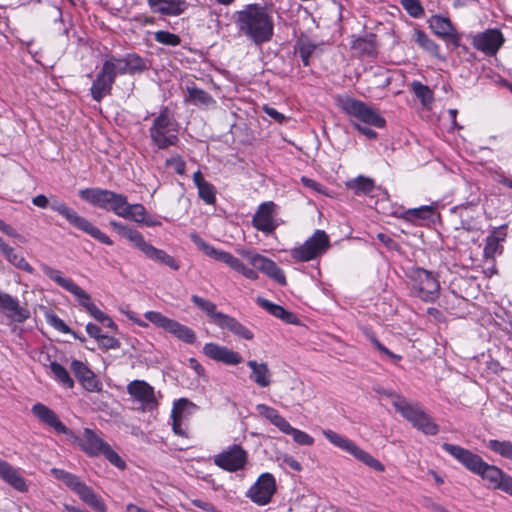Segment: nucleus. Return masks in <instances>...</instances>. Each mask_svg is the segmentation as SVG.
Returning <instances> with one entry per match:
<instances>
[{"label": "nucleus", "mask_w": 512, "mask_h": 512, "mask_svg": "<svg viewBox=\"0 0 512 512\" xmlns=\"http://www.w3.org/2000/svg\"><path fill=\"white\" fill-rule=\"evenodd\" d=\"M234 23L238 34L256 47L272 40L274 21L269 9L259 3L248 4L234 13Z\"/></svg>", "instance_id": "1"}, {"label": "nucleus", "mask_w": 512, "mask_h": 512, "mask_svg": "<svg viewBox=\"0 0 512 512\" xmlns=\"http://www.w3.org/2000/svg\"><path fill=\"white\" fill-rule=\"evenodd\" d=\"M32 203L39 208L50 207L53 211L64 217L70 225L78 230L90 235L95 240L105 245H113V241L103 233L99 228L94 226L88 219L80 216L73 208L69 207L65 202L54 199L52 202L43 195L39 194L32 199Z\"/></svg>", "instance_id": "2"}, {"label": "nucleus", "mask_w": 512, "mask_h": 512, "mask_svg": "<svg viewBox=\"0 0 512 512\" xmlns=\"http://www.w3.org/2000/svg\"><path fill=\"white\" fill-rule=\"evenodd\" d=\"M442 448L467 470L480 476L483 480H512L495 465L486 463L481 456L459 445L443 443Z\"/></svg>", "instance_id": "3"}, {"label": "nucleus", "mask_w": 512, "mask_h": 512, "mask_svg": "<svg viewBox=\"0 0 512 512\" xmlns=\"http://www.w3.org/2000/svg\"><path fill=\"white\" fill-rule=\"evenodd\" d=\"M109 225L149 259L166 265L173 270H178L179 265L172 256L145 241L143 235L136 229L115 220H111Z\"/></svg>", "instance_id": "4"}, {"label": "nucleus", "mask_w": 512, "mask_h": 512, "mask_svg": "<svg viewBox=\"0 0 512 512\" xmlns=\"http://www.w3.org/2000/svg\"><path fill=\"white\" fill-rule=\"evenodd\" d=\"M152 143L160 150L176 146L179 142L178 123L168 107H162L149 129Z\"/></svg>", "instance_id": "5"}, {"label": "nucleus", "mask_w": 512, "mask_h": 512, "mask_svg": "<svg viewBox=\"0 0 512 512\" xmlns=\"http://www.w3.org/2000/svg\"><path fill=\"white\" fill-rule=\"evenodd\" d=\"M337 104L349 117L359 122L376 128H384L386 125V120L379 111L361 100L340 96L337 98Z\"/></svg>", "instance_id": "6"}, {"label": "nucleus", "mask_w": 512, "mask_h": 512, "mask_svg": "<svg viewBox=\"0 0 512 512\" xmlns=\"http://www.w3.org/2000/svg\"><path fill=\"white\" fill-rule=\"evenodd\" d=\"M79 197L88 204L106 211H112L120 217L127 196L115 191L99 187L85 188L79 190Z\"/></svg>", "instance_id": "7"}, {"label": "nucleus", "mask_w": 512, "mask_h": 512, "mask_svg": "<svg viewBox=\"0 0 512 512\" xmlns=\"http://www.w3.org/2000/svg\"><path fill=\"white\" fill-rule=\"evenodd\" d=\"M411 280V293L425 302H432L439 296L440 284L435 275L428 270L417 267L408 274Z\"/></svg>", "instance_id": "8"}, {"label": "nucleus", "mask_w": 512, "mask_h": 512, "mask_svg": "<svg viewBox=\"0 0 512 512\" xmlns=\"http://www.w3.org/2000/svg\"><path fill=\"white\" fill-rule=\"evenodd\" d=\"M190 239L207 256L219 262L227 264L229 267L241 273L250 280H256L258 278V273L254 269L246 267L240 259L233 256L231 253L223 250H218L215 247L211 246L210 244L205 242L197 233H191Z\"/></svg>", "instance_id": "9"}, {"label": "nucleus", "mask_w": 512, "mask_h": 512, "mask_svg": "<svg viewBox=\"0 0 512 512\" xmlns=\"http://www.w3.org/2000/svg\"><path fill=\"white\" fill-rule=\"evenodd\" d=\"M329 248V236L318 229L302 245L293 248L290 256L297 262H308L322 256Z\"/></svg>", "instance_id": "10"}, {"label": "nucleus", "mask_w": 512, "mask_h": 512, "mask_svg": "<svg viewBox=\"0 0 512 512\" xmlns=\"http://www.w3.org/2000/svg\"><path fill=\"white\" fill-rule=\"evenodd\" d=\"M144 316L148 321L157 327L164 329L166 332L172 334L177 339L187 344L195 343L196 334L188 326L183 325L174 319H170L157 311H148L144 314Z\"/></svg>", "instance_id": "11"}, {"label": "nucleus", "mask_w": 512, "mask_h": 512, "mask_svg": "<svg viewBox=\"0 0 512 512\" xmlns=\"http://www.w3.org/2000/svg\"><path fill=\"white\" fill-rule=\"evenodd\" d=\"M104 64L112 66V73L117 75L141 74L148 69L147 61L136 53H127L123 56L107 55Z\"/></svg>", "instance_id": "12"}, {"label": "nucleus", "mask_w": 512, "mask_h": 512, "mask_svg": "<svg viewBox=\"0 0 512 512\" xmlns=\"http://www.w3.org/2000/svg\"><path fill=\"white\" fill-rule=\"evenodd\" d=\"M41 270L49 279L73 294L77 298L79 304L84 307L87 312L89 311L90 305H94L91 301L90 295L79 287L72 279L64 277L60 270L52 268L47 264H42Z\"/></svg>", "instance_id": "13"}, {"label": "nucleus", "mask_w": 512, "mask_h": 512, "mask_svg": "<svg viewBox=\"0 0 512 512\" xmlns=\"http://www.w3.org/2000/svg\"><path fill=\"white\" fill-rule=\"evenodd\" d=\"M248 461V453L240 445L233 444L214 457V463L226 471L244 469Z\"/></svg>", "instance_id": "14"}, {"label": "nucleus", "mask_w": 512, "mask_h": 512, "mask_svg": "<svg viewBox=\"0 0 512 512\" xmlns=\"http://www.w3.org/2000/svg\"><path fill=\"white\" fill-rule=\"evenodd\" d=\"M277 206L272 201L261 203L252 217L253 227L265 234H272L278 227L275 218Z\"/></svg>", "instance_id": "15"}, {"label": "nucleus", "mask_w": 512, "mask_h": 512, "mask_svg": "<svg viewBox=\"0 0 512 512\" xmlns=\"http://www.w3.org/2000/svg\"><path fill=\"white\" fill-rule=\"evenodd\" d=\"M505 39L498 29H487L473 38L474 47L488 56L495 55L503 45Z\"/></svg>", "instance_id": "16"}, {"label": "nucleus", "mask_w": 512, "mask_h": 512, "mask_svg": "<svg viewBox=\"0 0 512 512\" xmlns=\"http://www.w3.org/2000/svg\"><path fill=\"white\" fill-rule=\"evenodd\" d=\"M115 79L112 66L103 63L90 88L92 98L100 102L105 96L110 95Z\"/></svg>", "instance_id": "17"}, {"label": "nucleus", "mask_w": 512, "mask_h": 512, "mask_svg": "<svg viewBox=\"0 0 512 512\" xmlns=\"http://www.w3.org/2000/svg\"><path fill=\"white\" fill-rule=\"evenodd\" d=\"M0 312L10 321L17 323H23L30 318V311L21 306L16 297L2 291H0Z\"/></svg>", "instance_id": "18"}, {"label": "nucleus", "mask_w": 512, "mask_h": 512, "mask_svg": "<svg viewBox=\"0 0 512 512\" xmlns=\"http://www.w3.org/2000/svg\"><path fill=\"white\" fill-rule=\"evenodd\" d=\"M71 370L82 387L88 392H100L102 390V382L96 374L88 368L86 364L79 360L71 362Z\"/></svg>", "instance_id": "19"}, {"label": "nucleus", "mask_w": 512, "mask_h": 512, "mask_svg": "<svg viewBox=\"0 0 512 512\" xmlns=\"http://www.w3.org/2000/svg\"><path fill=\"white\" fill-rule=\"evenodd\" d=\"M128 393L140 401L146 410H153L158 405L154 388L143 380H134L127 386Z\"/></svg>", "instance_id": "20"}, {"label": "nucleus", "mask_w": 512, "mask_h": 512, "mask_svg": "<svg viewBox=\"0 0 512 512\" xmlns=\"http://www.w3.org/2000/svg\"><path fill=\"white\" fill-rule=\"evenodd\" d=\"M203 353L208 358L226 365H237L243 361L238 352L213 342L206 343L203 346Z\"/></svg>", "instance_id": "21"}, {"label": "nucleus", "mask_w": 512, "mask_h": 512, "mask_svg": "<svg viewBox=\"0 0 512 512\" xmlns=\"http://www.w3.org/2000/svg\"><path fill=\"white\" fill-rule=\"evenodd\" d=\"M76 441L81 449L89 456H100L109 446L95 431L85 428L81 437H77Z\"/></svg>", "instance_id": "22"}, {"label": "nucleus", "mask_w": 512, "mask_h": 512, "mask_svg": "<svg viewBox=\"0 0 512 512\" xmlns=\"http://www.w3.org/2000/svg\"><path fill=\"white\" fill-rule=\"evenodd\" d=\"M430 28L432 31L446 42L451 43L454 47H458L460 43V35L452 25L448 18L434 15L431 17Z\"/></svg>", "instance_id": "23"}, {"label": "nucleus", "mask_w": 512, "mask_h": 512, "mask_svg": "<svg viewBox=\"0 0 512 512\" xmlns=\"http://www.w3.org/2000/svg\"><path fill=\"white\" fill-rule=\"evenodd\" d=\"M147 3L154 14L163 16H179L188 7L185 0H147Z\"/></svg>", "instance_id": "24"}, {"label": "nucleus", "mask_w": 512, "mask_h": 512, "mask_svg": "<svg viewBox=\"0 0 512 512\" xmlns=\"http://www.w3.org/2000/svg\"><path fill=\"white\" fill-rule=\"evenodd\" d=\"M31 411L42 423L50 426L57 433H69V429L60 421L57 414L48 406L42 403H36L32 406Z\"/></svg>", "instance_id": "25"}, {"label": "nucleus", "mask_w": 512, "mask_h": 512, "mask_svg": "<svg viewBox=\"0 0 512 512\" xmlns=\"http://www.w3.org/2000/svg\"><path fill=\"white\" fill-rule=\"evenodd\" d=\"M325 438L338 448L346 451L354 456L358 461L362 462L367 452L357 446L352 440L342 436L332 430H324Z\"/></svg>", "instance_id": "26"}, {"label": "nucleus", "mask_w": 512, "mask_h": 512, "mask_svg": "<svg viewBox=\"0 0 512 512\" xmlns=\"http://www.w3.org/2000/svg\"><path fill=\"white\" fill-rule=\"evenodd\" d=\"M325 438L338 448L346 451L354 456L358 461L362 462L367 452L357 446L352 440L342 436L332 430H324Z\"/></svg>", "instance_id": "27"}, {"label": "nucleus", "mask_w": 512, "mask_h": 512, "mask_svg": "<svg viewBox=\"0 0 512 512\" xmlns=\"http://www.w3.org/2000/svg\"><path fill=\"white\" fill-rule=\"evenodd\" d=\"M68 487L79 495V497L96 512H105L106 505L94 491L85 485L84 482H66Z\"/></svg>", "instance_id": "28"}, {"label": "nucleus", "mask_w": 512, "mask_h": 512, "mask_svg": "<svg viewBox=\"0 0 512 512\" xmlns=\"http://www.w3.org/2000/svg\"><path fill=\"white\" fill-rule=\"evenodd\" d=\"M275 491V482H254L247 491V496L258 505H266L270 502Z\"/></svg>", "instance_id": "29"}, {"label": "nucleus", "mask_w": 512, "mask_h": 512, "mask_svg": "<svg viewBox=\"0 0 512 512\" xmlns=\"http://www.w3.org/2000/svg\"><path fill=\"white\" fill-rule=\"evenodd\" d=\"M247 366L251 369L250 379L257 386L266 388L272 383V373L267 363L249 360Z\"/></svg>", "instance_id": "30"}, {"label": "nucleus", "mask_w": 512, "mask_h": 512, "mask_svg": "<svg viewBox=\"0 0 512 512\" xmlns=\"http://www.w3.org/2000/svg\"><path fill=\"white\" fill-rule=\"evenodd\" d=\"M394 408L412 425L422 415L424 410L418 404L408 402L405 398L397 396L392 402Z\"/></svg>", "instance_id": "31"}, {"label": "nucleus", "mask_w": 512, "mask_h": 512, "mask_svg": "<svg viewBox=\"0 0 512 512\" xmlns=\"http://www.w3.org/2000/svg\"><path fill=\"white\" fill-rule=\"evenodd\" d=\"M256 302L260 307L268 311L271 315L283 320L288 324H296L298 322V318L294 313L287 311L280 305L274 304L262 297H258Z\"/></svg>", "instance_id": "32"}, {"label": "nucleus", "mask_w": 512, "mask_h": 512, "mask_svg": "<svg viewBox=\"0 0 512 512\" xmlns=\"http://www.w3.org/2000/svg\"><path fill=\"white\" fill-rule=\"evenodd\" d=\"M193 182L198 189L199 197L208 205H213L216 202V188L204 179L200 170L196 171L193 175Z\"/></svg>", "instance_id": "33"}, {"label": "nucleus", "mask_w": 512, "mask_h": 512, "mask_svg": "<svg viewBox=\"0 0 512 512\" xmlns=\"http://www.w3.org/2000/svg\"><path fill=\"white\" fill-rule=\"evenodd\" d=\"M222 320L219 322L218 327L221 329H227L235 336L239 338H243L245 340H252L254 334L251 330L241 324L236 318L225 314L224 316H220Z\"/></svg>", "instance_id": "34"}, {"label": "nucleus", "mask_w": 512, "mask_h": 512, "mask_svg": "<svg viewBox=\"0 0 512 512\" xmlns=\"http://www.w3.org/2000/svg\"><path fill=\"white\" fill-rule=\"evenodd\" d=\"M191 301L193 304L202 310L209 318L212 323L218 326L219 322L222 320L220 316H224L225 314L222 312H218L216 310V304L211 302L210 300H207L205 298H202L198 295H192Z\"/></svg>", "instance_id": "35"}, {"label": "nucleus", "mask_w": 512, "mask_h": 512, "mask_svg": "<svg viewBox=\"0 0 512 512\" xmlns=\"http://www.w3.org/2000/svg\"><path fill=\"white\" fill-rule=\"evenodd\" d=\"M256 410L261 416L269 420L280 431L283 432L285 429H287L289 422L283 416H281L276 409L265 404H258L256 406Z\"/></svg>", "instance_id": "36"}, {"label": "nucleus", "mask_w": 512, "mask_h": 512, "mask_svg": "<svg viewBox=\"0 0 512 512\" xmlns=\"http://www.w3.org/2000/svg\"><path fill=\"white\" fill-rule=\"evenodd\" d=\"M504 227H501L503 229ZM506 237V233H500V228L493 231L491 235H489L486 239V244L484 247V255L487 258L494 257L495 254L501 253L503 247L500 245V242L504 241Z\"/></svg>", "instance_id": "37"}, {"label": "nucleus", "mask_w": 512, "mask_h": 512, "mask_svg": "<svg viewBox=\"0 0 512 512\" xmlns=\"http://www.w3.org/2000/svg\"><path fill=\"white\" fill-rule=\"evenodd\" d=\"M187 92L188 101L192 102L195 105L210 107L216 104V101L208 92L196 86H188Z\"/></svg>", "instance_id": "38"}, {"label": "nucleus", "mask_w": 512, "mask_h": 512, "mask_svg": "<svg viewBox=\"0 0 512 512\" xmlns=\"http://www.w3.org/2000/svg\"><path fill=\"white\" fill-rule=\"evenodd\" d=\"M146 216H147V212H146L145 207L142 204H140V203L130 204V203H128V200L126 199V205H124V208L122 209V213L120 214V217L140 224L143 221H145Z\"/></svg>", "instance_id": "39"}, {"label": "nucleus", "mask_w": 512, "mask_h": 512, "mask_svg": "<svg viewBox=\"0 0 512 512\" xmlns=\"http://www.w3.org/2000/svg\"><path fill=\"white\" fill-rule=\"evenodd\" d=\"M348 189L352 190L356 195H368L374 187V180L365 176H358L347 182Z\"/></svg>", "instance_id": "40"}, {"label": "nucleus", "mask_w": 512, "mask_h": 512, "mask_svg": "<svg viewBox=\"0 0 512 512\" xmlns=\"http://www.w3.org/2000/svg\"><path fill=\"white\" fill-rule=\"evenodd\" d=\"M413 39L425 51L435 57H440L439 46L432 39H430L424 31L415 29Z\"/></svg>", "instance_id": "41"}, {"label": "nucleus", "mask_w": 512, "mask_h": 512, "mask_svg": "<svg viewBox=\"0 0 512 512\" xmlns=\"http://www.w3.org/2000/svg\"><path fill=\"white\" fill-rule=\"evenodd\" d=\"M49 367L54 375L55 380H57L59 383L66 386L67 388L74 387V380L71 378L69 372L64 366H62L60 363L56 361H52L50 362Z\"/></svg>", "instance_id": "42"}, {"label": "nucleus", "mask_w": 512, "mask_h": 512, "mask_svg": "<svg viewBox=\"0 0 512 512\" xmlns=\"http://www.w3.org/2000/svg\"><path fill=\"white\" fill-rule=\"evenodd\" d=\"M487 448L503 458L512 461V442L508 440L491 439L487 442Z\"/></svg>", "instance_id": "43"}, {"label": "nucleus", "mask_w": 512, "mask_h": 512, "mask_svg": "<svg viewBox=\"0 0 512 512\" xmlns=\"http://www.w3.org/2000/svg\"><path fill=\"white\" fill-rule=\"evenodd\" d=\"M373 37L374 35L371 34L368 37L357 38L352 42L351 48L363 55L371 56L376 50Z\"/></svg>", "instance_id": "44"}, {"label": "nucleus", "mask_w": 512, "mask_h": 512, "mask_svg": "<svg viewBox=\"0 0 512 512\" xmlns=\"http://www.w3.org/2000/svg\"><path fill=\"white\" fill-rule=\"evenodd\" d=\"M413 426L427 435H436L439 431L438 425L425 411Z\"/></svg>", "instance_id": "45"}, {"label": "nucleus", "mask_w": 512, "mask_h": 512, "mask_svg": "<svg viewBox=\"0 0 512 512\" xmlns=\"http://www.w3.org/2000/svg\"><path fill=\"white\" fill-rule=\"evenodd\" d=\"M4 257L11 265L15 266L16 268L30 274L34 272V268L26 261L22 255L16 253L13 247L4 255Z\"/></svg>", "instance_id": "46"}, {"label": "nucleus", "mask_w": 512, "mask_h": 512, "mask_svg": "<svg viewBox=\"0 0 512 512\" xmlns=\"http://www.w3.org/2000/svg\"><path fill=\"white\" fill-rule=\"evenodd\" d=\"M412 90L416 97L420 99L423 105H428L433 101L432 90L421 82L414 81L412 83Z\"/></svg>", "instance_id": "47"}, {"label": "nucleus", "mask_w": 512, "mask_h": 512, "mask_svg": "<svg viewBox=\"0 0 512 512\" xmlns=\"http://www.w3.org/2000/svg\"><path fill=\"white\" fill-rule=\"evenodd\" d=\"M240 254L245 257L255 269L261 272L265 270L266 264L270 261V259L250 250H242Z\"/></svg>", "instance_id": "48"}, {"label": "nucleus", "mask_w": 512, "mask_h": 512, "mask_svg": "<svg viewBox=\"0 0 512 512\" xmlns=\"http://www.w3.org/2000/svg\"><path fill=\"white\" fill-rule=\"evenodd\" d=\"M283 433L292 435L293 440L299 445L310 446L314 443V439L309 434L292 427L290 424H288L287 429Z\"/></svg>", "instance_id": "49"}, {"label": "nucleus", "mask_w": 512, "mask_h": 512, "mask_svg": "<svg viewBox=\"0 0 512 512\" xmlns=\"http://www.w3.org/2000/svg\"><path fill=\"white\" fill-rule=\"evenodd\" d=\"M404 10L413 18H421L425 11L420 0H400Z\"/></svg>", "instance_id": "50"}, {"label": "nucleus", "mask_w": 512, "mask_h": 512, "mask_svg": "<svg viewBox=\"0 0 512 512\" xmlns=\"http://www.w3.org/2000/svg\"><path fill=\"white\" fill-rule=\"evenodd\" d=\"M188 401L186 399H180L177 403H175L174 408L172 410V428L175 434L179 436H186L185 431L182 429L181 426V416L179 415L178 410L180 409L181 405H186Z\"/></svg>", "instance_id": "51"}, {"label": "nucleus", "mask_w": 512, "mask_h": 512, "mask_svg": "<svg viewBox=\"0 0 512 512\" xmlns=\"http://www.w3.org/2000/svg\"><path fill=\"white\" fill-rule=\"evenodd\" d=\"M430 214H432V208L429 206H422L404 211L401 217L405 220L413 221L415 219H426Z\"/></svg>", "instance_id": "52"}, {"label": "nucleus", "mask_w": 512, "mask_h": 512, "mask_svg": "<svg viewBox=\"0 0 512 512\" xmlns=\"http://www.w3.org/2000/svg\"><path fill=\"white\" fill-rule=\"evenodd\" d=\"M263 273L275 280L280 285H286V277L284 272L280 267L277 266L274 261L270 260L268 264H266V268Z\"/></svg>", "instance_id": "53"}, {"label": "nucleus", "mask_w": 512, "mask_h": 512, "mask_svg": "<svg viewBox=\"0 0 512 512\" xmlns=\"http://www.w3.org/2000/svg\"><path fill=\"white\" fill-rule=\"evenodd\" d=\"M154 39L158 43L168 46H177L181 42V39L178 35L164 30L156 31L154 33Z\"/></svg>", "instance_id": "54"}, {"label": "nucleus", "mask_w": 512, "mask_h": 512, "mask_svg": "<svg viewBox=\"0 0 512 512\" xmlns=\"http://www.w3.org/2000/svg\"><path fill=\"white\" fill-rule=\"evenodd\" d=\"M367 338L371 341V343L374 345V347L382 354L389 357L393 362H398L402 359L400 355H397L393 352H391L389 349H387L380 341L376 338L375 334L371 331L365 332Z\"/></svg>", "instance_id": "55"}, {"label": "nucleus", "mask_w": 512, "mask_h": 512, "mask_svg": "<svg viewBox=\"0 0 512 512\" xmlns=\"http://www.w3.org/2000/svg\"><path fill=\"white\" fill-rule=\"evenodd\" d=\"M0 478L3 480H23L19 471L2 459H0Z\"/></svg>", "instance_id": "56"}, {"label": "nucleus", "mask_w": 512, "mask_h": 512, "mask_svg": "<svg viewBox=\"0 0 512 512\" xmlns=\"http://www.w3.org/2000/svg\"><path fill=\"white\" fill-rule=\"evenodd\" d=\"M296 48L299 55L311 56L316 49V45L312 43L308 38H301L296 43Z\"/></svg>", "instance_id": "57"}, {"label": "nucleus", "mask_w": 512, "mask_h": 512, "mask_svg": "<svg viewBox=\"0 0 512 512\" xmlns=\"http://www.w3.org/2000/svg\"><path fill=\"white\" fill-rule=\"evenodd\" d=\"M102 456H104L112 465L116 466L117 468L123 469L125 467V462L111 448L110 445L108 447H106V451L104 452V454Z\"/></svg>", "instance_id": "58"}, {"label": "nucleus", "mask_w": 512, "mask_h": 512, "mask_svg": "<svg viewBox=\"0 0 512 512\" xmlns=\"http://www.w3.org/2000/svg\"><path fill=\"white\" fill-rule=\"evenodd\" d=\"M166 165L170 168H173L174 171L179 175H183L185 173L186 163L180 156L167 159Z\"/></svg>", "instance_id": "59"}, {"label": "nucleus", "mask_w": 512, "mask_h": 512, "mask_svg": "<svg viewBox=\"0 0 512 512\" xmlns=\"http://www.w3.org/2000/svg\"><path fill=\"white\" fill-rule=\"evenodd\" d=\"M99 345L104 350L120 348V341L112 336L103 334L98 340Z\"/></svg>", "instance_id": "60"}, {"label": "nucleus", "mask_w": 512, "mask_h": 512, "mask_svg": "<svg viewBox=\"0 0 512 512\" xmlns=\"http://www.w3.org/2000/svg\"><path fill=\"white\" fill-rule=\"evenodd\" d=\"M48 321L55 329L62 333L72 332L69 326L55 314L48 316Z\"/></svg>", "instance_id": "61"}, {"label": "nucleus", "mask_w": 512, "mask_h": 512, "mask_svg": "<svg viewBox=\"0 0 512 512\" xmlns=\"http://www.w3.org/2000/svg\"><path fill=\"white\" fill-rule=\"evenodd\" d=\"M0 231L9 237L17 238L22 242L24 241V237L21 236L12 226L5 223L2 219H0Z\"/></svg>", "instance_id": "62"}, {"label": "nucleus", "mask_w": 512, "mask_h": 512, "mask_svg": "<svg viewBox=\"0 0 512 512\" xmlns=\"http://www.w3.org/2000/svg\"><path fill=\"white\" fill-rule=\"evenodd\" d=\"M262 109L269 117H271L277 123H282L285 120V116L282 113L277 111L275 108L270 107L269 105H264Z\"/></svg>", "instance_id": "63"}, {"label": "nucleus", "mask_w": 512, "mask_h": 512, "mask_svg": "<svg viewBox=\"0 0 512 512\" xmlns=\"http://www.w3.org/2000/svg\"><path fill=\"white\" fill-rule=\"evenodd\" d=\"M378 240L383 243L390 250H397L399 245L396 241H394L390 236L384 233H379L377 235Z\"/></svg>", "instance_id": "64"}]
</instances>
